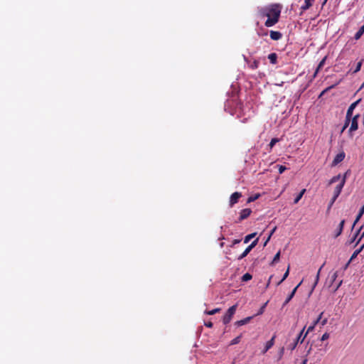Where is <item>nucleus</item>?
<instances>
[{"label":"nucleus","mask_w":364,"mask_h":364,"mask_svg":"<svg viewBox=\"0 0 364 364\" xmlns=\"http://www.w3.org/2000/svg\"><path fill=\"white\" fill-rule=\"evenodd\" d=\"M364 87V82H363V84L361 85L360 87V90L363 89Z\"/></svg>","instance_id":"56"},{"label":"nucleus","mask_w":364,"mask_h":364,"mask_svg":"<svg viewBox=\"0 0 364 364\" xmlns=\"http://www.w3.org/2000/svg\"><path fill=\"white\" fill-rule=\"evenodd\" d=\"M268 59L269 60L272 64H276L277 63V55L275 53H272L269 54Z\"/></svg>","instance_id":"14"},{"label":"nucleus","mask_w":364,"mask_h":364,"mask_svg":"<svg viewBox=\"0 0 364 364\" xmlns=\"http://www.w3.org/2000/svg\"><path fill=\"white\" fill-rule=\"evenodd\" d=\"M323 315V312H321V313L319 314L318 317L316 318V321H314V325H316L317 323H320V321H321V319L322 318Z\"/></svg>","instance_id":"37"},{"label":"nucleus","mask_w":364,"mask_h":364,"mask_svg":"<svg viewBox=\"0 0 364 364\" xmlns=\"http://www.w3.org/2000/svg\"><path fill=\"white\" fill-rule=\"evenodd\" d=\"M353 110V107L349 106L346 113V118H352Z\"/></svg>","instance_id":"27"},{"label":"nucleus","mask_w":364,"mask_h":364,"mask_svg":"<svg viewBox=\"0 0 364 364\" xmlns=\"http://www.w3.org/2000/svg\"><path fill=\"white\" fill-rule=\"evenodd\" d=\"M325 263H323L321 267L318 269V272L316 274V281H315V283H314V287H315L316 285V284L318 283V281L319 279V275H320V272L321 270V269L323 268V267L324 266Z\"/></svg>","instance_id":"30"},{"label":"nucleus","mask_w":364,"mask_h":364,"mask_svg":"<svg viewBox=\"0 0 364 364\" xmlns=\"http://www.w3.org/2000/svg\"><path fill=\"white\" fill-rule=\"evenodd\" d=\"M256 235H257L256 233H252V234H250V235H247V236H245V237L244 239V243L249 242L252 239L255 237Z\"/></svg>","instance_id":"19"},{"label":"nucleus","mask_w":364,"mask_h":364,"mask_svg":"<svg viewBox=\"0 0 364 364\" xmlns=\"http://www.w3.org/2000/svg\"><path fill=\"white\" fill-rule=\"evenodd\" d=\"M341 179V175L338 174L337 176H333L328 182V185H331L332 183H334L339 181Z\"/></svg>","instance_id":"23"},{"label":"nucleus","mask_w":364,"mask_h":364,"mask_svg":"<svg viewBox=\"0 0 364 364\" xmlns=\"http://www.w3.org/2000/svg\"><path fill=\"white\" fill-rule=\"evenodd\" d=\"M328 338H329V333H323V336H321V340L322 341H323L327 340Z\"/></svg>","instance_id":"42"},{"label":"nucleus","mask_w":364,"mask_h":364,"mask_svg":"<svg viewBox=\"0 0 364 364\" xmlns=\"http://www.w3.org/2000/svg\"><path fill=\"white\" fill-rule=\"evenodd\" d=\"M281 14V7L278 4H271L264 7H259L256 16L262 20L267 18L264 23L266 27H272L278 23Z\"/></svg>","instance_id":"1"},{"label":"nucleus","mask_w":364,"mask_h":364,"mask_svg":"<svg viewBox=\"0 0 364 364\" xmlns=\"http://www.w3.org/2000/svg\"><path fill=\"white\" fill-rule=\"evenodd\" d=\"M259 196H260L259 194H255L254 196H251L247 198V203H252V202L256 200L257 199H258Z\"/></svg>","instance_id":"21"},{"label":"nucleus","mask_w":364,"mask_h":364,"mask_svg":"<svg viewBox=\"0 0 364 364\" xmlns=\"http://www.w3.org/2000/svg\"><path fill=\"white\" fill-rule=\"evenodd\" d=\"M242 197V193L240 192L233 193L230 197L229 205L230 207H233L236 204L239 199Z\"/></svg>","instance_id":"4"},{"label":"nucleus","mask_w":364,"mask_h":364,"mask_svg":"<svg viewBox=\"0 0 364 364\" xmlns=\"http://www.w3.org/2000/svg\"><path fill=\"white\" fill-rule=\"evenodd\" d=\"M363 235H364V230H363Z\"/></svg>","instance_id":"58"},{"label":"nucleus","mask_w":364,"mask_h":364,"mask_svg":"<svg viewBox=\"0 0 364 364\" xmlns=\"http://www.w3.org/2000/svg\"><path fill=\"white\" fill-rule=\"evenodd\" d=\"M241 338H242V335H240L238 336H237L236 338H235L234 339H232L231 341H230V345H235V344H237L238 343H240V340H241Z\"/></svg>","instance_id":"25"},{"label":"nucleus","mask_w":364,"mask_h":364,"mask_svg":"<svg viewBox=\"0 0 364 364\" xmlns=\"http://www.w3.org/2000/svg\"><path fill=\"white\" fill-rule=\"evenodd\" d=\"M250 252H243L242 254L238 257V259H241L245 257Z\"/></svg>","instance_id":"46"},{"label":"nucleus","mask_w":364,"mask_h":364,"mask_svg":"<svg viewBox=\"0 0 364 364\" xmlns=\"http://www.w3.org/2000/svg\"><path fill=\"white\" fill-rule=\"evenodd\" d=\"M315 326H316V325H314V323H313L311 326H309V328H308V329H307V331H306V333L304 335V336H303V338H302V339H301V343H302V342L304 341V338H306V335L308 334V333H309V332L312 331L314 329Z\"/></svg>","instance_id":"24"},{"label":"nucleus","mask_w":364,"mask_h":364,"mask_svg":"<svg viewBox=\"0 0 364 364\" xmlns=\"http://www.w3.org/2000/svg\"><path fill=\"white\" fill-rule=\"evenodd\" d=\"M301 282H300L293 290L291 292V294L289 295V296L287 298V299L285 300L284 303V305H286L290 301L291 299L293 298V296H294L296 291V289L297 288L299 287V285L301 284Z\"/></svg>","instance_id":"13"},{"label":"nucleus","mask_w":364,"mask_h":364,"mask_svg":"<svg viewBox=\"0 0 364 364\" xmlns=\"http://www.w3.org/2000/svg\"><path fill=\"white\" fill-rule=\"evenodd\" d=\"M279 257H280V252H277V253L275 255V256L274 257V258L272 261V264H274V263L277 262L279 259Z\"/></svg>","instance_id":"31"},{"label":"nucleus","mask_w":364,"mask_h":364,"mask_svg":"<svg viewBox=\"0 0 364 364\" xmlns=\"http://www.w3.org/2000/svg\"><path fill=\"white\" fill-rule=\"evenodd\" d=\"M267 302H266L261 308L259 310L258 313H257V315H260V314H262L264 311V309H265V306L267 305Z\"/></svg>","instance_id":"40"},{"label":"nucleus","mask_w":364,"mask_h":364,"mask_svg":"<svg viewBox=\"0 0 364 364\" xmlns=\"http://www.w3.org/2000/svg\"><path fill=\"white\" fill-rule=\"evenodd\" d=\"M252 274H250V273H245L242 277V282H247L250 279H252Z\"/></svg>","instance_id":"22"},{"label":"nucleus","mask_w":364,"mask_h":364,"mask_svg":"<svg viewBox=\"0 0 364 364\" xmlns=\"http://www.w3.org/2000/svg\"><path fill=\"white\" fill-rule=\"evenodd\" d=\"M240 242H241V240H235L232 244H233V245H235V244H237V243H240Z\"/></svg>","instance_id":"52"},{"label":"nucleus","mask_w":364,"mask_h":364,"mask_svg":"<svg viewBox=\"0 0 364 364\" xmlns=\"http://www.w3.org/2000/svg\"><path fill=\"white\" fill-rule=\"evenodd\" d=\"M345 183H346V176H343V178L341 180V182L334 188L333 196L331 199V205H332L336 201L337 198L339 196V195L341 193V191L345 185Z\"/></svg>","instance_id":"3"},{"label":"nucleus","mask_w":364,"mask_h":364,"mask_svg":"<svg viewBox=\"0 0 364 364\" xmlns=\"http://www.w3.org/2000/svg\"><path fill=\"white\" fill-rule=\"evenodd\" d=\"M362 63H363V60H360L358 63H357V65L353 71V73H358V71L360 70V68H361V66H362Z\"/></svg>","instance_id":"29"},{"label":"nucleus","mask_w":364,"mask_h":364,"mask_svg":"<svg viewBox=\"0 0 364 364\" xmlns=\"http://www.w3.org/2000/svg\"><path fill=\"white\" fill-rule=\"evenodd\" d=\"M344 223H345V220H343L341 221V223L338 224L336 230V232H335V237H338L339 236L342 231H343V225H344Z\"/></svg>","instance_id":"12"},{"label":"nucleus","mask_w":364,"mask_h":364,"mask_svg":"<svg viewBox=\"0 0 364 364\" xmlns=\"http://www.w3.org/2000/svg\"><path fill=\"white\" fill-rule=\"evenodd\" d=\"M276 228H276V227H274V228H273V230L271 231V232L269 233V235L268 237L267 238V240H265V242H264V246H265V245H267V243L268 242V241H269V239H270V237L272 236V234L274 233V232L275 231Z\"/></svg>","instance_id":"35"},{"label":"nucleus","mask_w":364,"mask_h":364,"mask_svg":"<svg viewBox=\"0 0 364 364\" xmlns=\"http://www.w3.org/2000/svg\"><path fill=\"white\" fill-rule=\"evenodd\" d=\"M205 326L208 327V328H212L213 327V323L211 321L205 322Z\"/></svg>","instance_id":"47"},{"label":"nucleus","mask_w":364,"mask_h":364,"mask_svg":"<svg viewBox=\"0 0 364 364\" xmlns=\"http://www.w3.org/2000/svg\"><path fill=\"white\" fill-rule=\"evenodd\" d=\"M350 262H349V261H348V262L344 265V267H343V270H346V269L348 268V265H349V264H350Z\"/></svg>","instance_id":"51"},{"label":"nucleus","mask_w":364,"mask_h":364,"mask_svg":"<svg viewBox=\"0 0 364 364\" xmlns=\"http://www.w3.org/2000/svg\"><path fill=\"white\" fill-rule=\"evenodd\" d=\"M343 280H341L338 283H337V285L335 288V291L338 290V289L342 285Z\"/></svg>","instance_id":"48"},{"label":"nucleus","mask_w":364,"mask_h":364,"mask_svg":"<svg viewBox=\"0 0 364 364\" xmlns=\"http://www.w3.org/2000/svg\"><path fill=\"white\" fill-rule=\"evenodd\" d=\"M338 276V272L337 271L333 272V274H332V277H331V284H333V282H335V280L336 279Z\"/></svg>","instance_id":"36"},{"label":"nucleus","mask_w":364,"mask_h":364,"mask_svg":"<svg viewBox=\"0 0 364 364\" xmlns=\"http://www.w3.org/2000/svg\"><path fill=\"white\" fill-rule=\"evenodd\" d=\"M305 192H306V189L301 190V191L295 198V199L294 200V204H296L301 200V198H302V196H303V195L304 194Z\"/></svg>","instance_id":"17"},{"label":"nucleus","mask_w":364,"mask_h":364,"mask_svg":"<svg viewBox=\"0 0 364 364\" xmlns=\"http://www.w3.org/2000/svg\"><path fill=\"white\" fill-rule=\"evenodd\" d=\"M345 156H346V154L343 151L341 152H340L339 154H338L334 157V159H333V160L332 161L331 166H337L339 163H341V161H343L344 160Z\"/></svg>","instance_id":"6"},{"label":"nucleus","mask_w":364,"mask_h":364,"mask_svg":"<svg viewBox=\"0 0 364 364\" xmlns=\"http://www.w3.org/2000/svg\"><path fill=\"white\" fill-rule=\"evenodd\" d=\"M297 344H298V343H297V342H295V341H294L293 343H291V344H290V345L289 346V348L291 350H294V349H295V348L296 347Z\"/></svg>","instance_id":"41"},{"label":"nucleus","mask_w":364,"mask_h":364,"mask_svg":"<svg viewBox=\"0 0 364 364\" xmlns=\"http://www.w3.org/2000/svg\"><path fill=\"white\" fill-rule=\"evenodd\" d=\"M284 352V348L282 347L279 350V357L282 358Z\"/></svg>","instance_id":"49"},{"label":"nucleus","mask_w":364,"mask_h":364,"mask_svg":"<svg viewBox=\"0 0 364 364\" xmlns=\"http://www.w3.org/2000/svg\"><path fill=\"white\" fill-rule=\"evenodd\" d=\"M259 62L257 60H254L252 62L249 63V67L252 69H257L259 66Z\"/></svg>","instance_id":"16"},{"label":"nucleus","mask_w":364,"mask_h":364,"mask_svg":"<svg viewBox=\"0 0 364 364\" xmlns=\"http://www.w3.org/2000/svg\"><path fill=\"white\" fill-rule=\"evenodd\" d=\"M252 210L250 208H245L242 210L240 213V216L237 220V223H240L243 220L247 218L251 214Z\"/></svg>","instance_id":"7"},{"label":"nucleus","mask_w":364,"mask_h":364,"mask_svg":"<svg viewBox=\"0 0 364 364\" xmlns=\"http://www.w3.org/2000/svg\"><path fill=\"white\" fill-rule=\"evenodd\" d=\"M360 100H361L360 99L358 100L357 101H355V102H354L353 103H352V104L350 105V107H353V109H355V107H356V106H357V105L360 102Z\"/></svg>","instance_id":"44"},{"label":"nucleus","mask_w":364,"mask_h":364,"mask_svg":"<svg viewBox=\"0 0 364 364\" xmlns=\"http://www.w3.org/2000/svg\"><path fill=\"white\" fill-rule=\"evenodd\" d=\"M272 277H273V276H272H272H270V277H269V280H268V282L267 283L266 288H268V287H269V284H270V282H271V279H272Z\"/></svg>","instance_id":"50"},{"label":"nucleus","mask_w":364,"mask_h":364,"mask_svg":"<svg viewBox=\"0 0 364 364\" xmlns=\"http://www.w3.org/2000/svg\"><path fill=\"white\" fill-rule=\"evenodd\" d=\"M360 252H354L350 259L348 260L349 262H351L360 253Z\"/></svg>","instance_id":"38"},{"label":"nucleus","mask_w":364,"mask_h":364,"mask_svg":"<svg viewBox=\"0 0 364 364\" xmlns=\"http://www.w3.org/2000/svg\"><path fill=\"white\" fill-rule=\"evenodd\" d=\"M327 322H328V318H325L323 319L321 318V321H320V323H321V326H325L327 323Z\"/></svg>","instance_id":"43"},{"label":"nucleus","mask_w":364,"mask_h":364,"mask_svg":"<svg viewBox=\"0 0 364 364\" xmlns=\"http://www.w3.org/2000/svg\"><path fill=\"white\" fill-rule=\"evenodd\" d=\"M259 36H266L267 34V31L264 30L263 28H260V30L257 32Z\"/></svg>","instance_id":"33"},{"label":"nucleus","mask_w":364,"mask_h":364,"mask_svg":"<svg viewBox=\"0 0 364 364\" xmlns=\"http://www.w3.org/2000/svg\"><path fill=\"white\" fill-rule=\"evenodd\" d=\"M289 273V266L288 267L287 270L284 273L282 279L280 281H279L277 284L279 285L283 281H284L286 279V278L288 277Z\"/></svg>","instance_id":"26"},{"label":"nucleus","mask_w":364,"mask_h":364,"mask_svg":"<svg viewBox=\"0 0 364 364\" xmlns=\"http://www.w3.org/2000/svg\"><path fill=\"white\" fill-rule=\"evenodd\" d=\"M259 238H256L249 246H247L245 250H252L257 245Z\"/></svg>","instance_id":"20"},{"label":"nucleus","mask_w":364,"mask_h":364,"mask_svg":"<svg viewBox=\"0 0 364 364\" xmlns=\"http://www.w3.org/2000/svg\"><path fill=\"white\" fill-rule=\"evenodd\" d=\"M350 119H351V118L346 117V120H345V123H344V129H346L348 127V125L350 122Z\"/></svg>","instance_id":"39"},{"label":"nucleus","mask_w":364,"mask_h":364,"mask_svg":"<svg viewBox=\"0 0 364 364\" xmlns=\"http://www.w3.org/2000/svg\"><path fill=\"white\" fill-rule=\"evenodd\" d=\"M363 247H364V244H363V245H361L358 249H357L356 250L361 251V250H363Z\"/></svg>","instance_id":"54"},{"label":"nucleus","mask_w":364,"mask_h":364,"mask_svg":"<svg viewBox=\"0 0 364 364\" xmlns=\"http://www.w3.org/2000/svg\"><path fill=\"white\" fill-rule=\"evenodd\" d=\"M364 33V24L360 28V29L356 32V33L355 34V38L356 40L359 39L362 35Z\"/></svg>","instance_id":"15"},{"label":"nucleus","mask_w":364,"mask_h":364,"mask_svg":"<svg viewBox=\"0 0 364 364\" xmlns=\"http://www.w3.org/2000/svg\"><path fill=\"white\" fill-rule=\"evenodd\" d=\"M314 1L315 0H304V5H302L300 8L301 11H305L308 10L313 5Z\"/></svg>","instance_id":"9"},{"label":"nucleus","mask_w":364,"mask_h":364,"mask_svg":"<svg viewBox=\"0 0 364 364\" xmlns=\"http://www.w3.org/2000/svg\"><path fill=\"white\" fill-rule=\"evenodd\" d=\"M328 0H324L323 2V5H324L326 2H327Z\"/></svg>","instance_id":"57"},{"label":"nucleus","mask_w":364,"mask_h":364,"mask_svg":"<svg viewBox=\"0 0 364 364\" xmlns=\"http://www.w3.org/2000/svg\"><path fill=\"white\" fill-rule=\"evenodd\" d=\"M278 141H279V139H277V138H273V139H272V140H271V141H270V143H269V146H270V148H272V147L275 145V144H276L277 142H278Z\"/></svg>","instance_id":"34"},{"label":"nucleus","mask_w":364,"mask_h":364,"mask_svg":"<svg viewBox=\"0 0 364 364\" xmlns=\"http://www.w3.org/2000/svg\"><path fill=\"white\" fill-rule=\"evenodd\" d=\"M237 307V305L235 304L228 309L227 312L223 317V322L224 324H228L230 322L233 315L235 314Z\"/></svg>","instance_id":"2"},{"label":"nucleus","mask_w":364,"mask_h":364,"mask_svg":"<svg viewBox=\"0 0 364 364\" xmlns=\"http://www.w3.org/2000/svg\"><path fill=\"white\" fill-rule=\"evenodd\" d=\"M307 361H308V359L307 358H304L301 363V364H306L307 363Z\"/></svg>","instance_id":"53"},{"label":"nucleus","mask_w":364,"mask_h":364,"mask_svg":"<svg viewBox=\"0 0 364 364\" xmlns=\"http://www.w3.org/2000/svg\"><path fill=\"white\" fill-rule=\"evenodd\" d=\"M325 60H326V58H324L320 63L318 65V67L316 68V70L314 73V76H316V75L317 74V73L318 72V70L323 67L324 63H325Z\"/></svg>","instance_id":"28"},{"label":"nucleus","mask_w":364,"mask_h":364,"mask_svg":"<svg viewBox=\"0 0 364 364\" xmlns=\"http://www.w3.org/2000/svg\"><path fill=\"white\" fill-rule=\"evenodd\" d=\"M304 329H305V327L303 328V329L301 331L300 333L299 334V336H297L296 338V340L295 341V342H297V343L299 342H301L302 338H303V333L304 331Z\"/></svg>","instance_id":"32"},{"label":"nucleus","mask_w":364,"mask_h":364,"mask_svg":"<svg viewBox=\"0 0 364 364\" xmlns=\"http://www.w3.org/2000/svg\"><path fill=\"white\" fill-rule=\"evenodd\" d=\"M274 338L275 336H274L269 341L266 343L265 348L263 350V353H265L267 350H269L274 344Z\"/></svg>","instance_id":"10"},{"label":"nucleus","mask_w":364,"mask_h":364,"mask_svg":"<svg viewBox=\"0 0 364 364\" xmlns=\"http://www.w3.org/2000/svg\"><path fill=\"white\" fill-rule=\"evenodd\" d=\"M252 318V316L246 317L242 320L236 321L235 323V325H236L237 326H241L245 325V324L248 323Z\"/></svg>","instance_id":"11"},{"label":"nucleus","mask_w":364,"mask_h":364,"mask_svg":"<svg viewBox=\"0 0 364 364\" xmlns=\"http://www.w3.org/2000/svg\"><path fill=\"white\" fill-rule=\"evenodd\" d=\"M286 169H287V168L284 166H279V173H282Z\"/></svg>","instance_id":"45"},{"label":"nucleus","mask_w":364,"mask_h":364,"mask_svg":"<svg viewBox=\"0 0 364 364\" xmlns=\"http://www.w3.org/2000/svg\"><path fill=\"white\" fill-rule=\"evenodd\" d=\"M346 129H344V126L342 127L341 130V134H342L344 131H345Z\"/></svg>","instance_id":"55"},{"label":"nucleus","mask_w":364,"mask_h":364,"mask_svg":"<svg viewBox=\"0 0 364 364\" xmlns=\"http://www.w3.org/2000/svg\"><path fill=\"white\" fill-rule=\"evenodd\" d=\"M269 36L271 39L274 41H278L282 38V33L276 31H270Z\"/></svg>","instance_id":"8"},{"label":"nucleus","mask_w":364,"mask_h":364,"mask_svg":"<svg viewBox=\"0 0 364 364\" xmlns=\"http://www.w3.org/2000/svg\"><path fill=\"white\" fill-rule=\"evenodd\" d=\"M359 117H360L359 114H356L353 117L351 118V119H350V129H349V132L350 133L358 129V120Z\"/></svg>","instance_id":"5"},{"label":"nucleus","mask_w":364,"mask_h":364,"mask_svg":"<svg viewBox=\"0 0 364 364\" xmlns=\"http://www.w3.org/2000/svg\"><path fill=\"white\" fill-rule=\"evenodd\" d=\"M221 311L220 308H216L213 310H206L205 311V314L208 315H214L216 313H219Z\"/></svg>","instance_id":"18"}]
</instances>
